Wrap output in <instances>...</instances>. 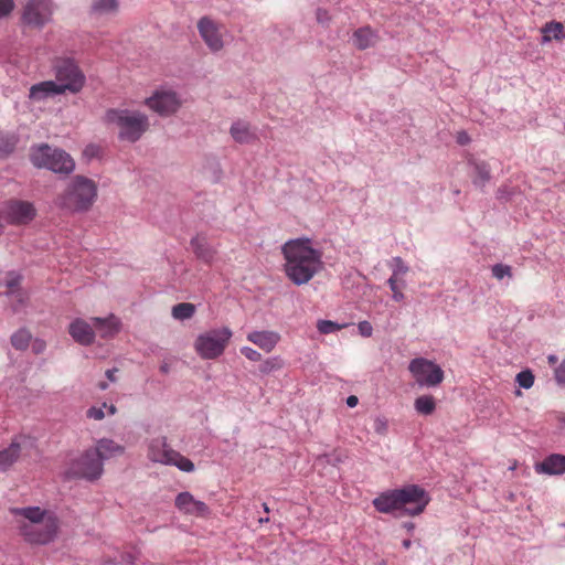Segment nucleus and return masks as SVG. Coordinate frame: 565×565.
Here are the masks:
<instances>
[{"mask_svg":"<svg viewBox=\"0 0 565 565\" xmlns=\"http://www.w3.org/2000/svg\"><path fill=\"white\" fill-rule=\"evenodd\" d=\"M281 253L285 274L297 286L309 282L323 269V254L310 238L289 239L281 246Z\"/></svg>","mask_w":565,"mask_h":565,"instance_id":"1","label":"nucleus"},{"mask_svg":"<svg viewBox=\"0 0 565 565\" xmlns=\"http://www.w3.org/2000/svg\"><path fill=\"white\" fill-rule=\"evenodd\" d=\"M20 533L32 544H47L57 533V519L39 507L12 508Z\"/></svg>","mask_w":565,"mask_h":565,"instance_id":"2","label":"nucleus"},{"mask_svg":"<svg viewBox=\"0 0 565 565\" xmlns=\"http://www.w3.org/2000/svg\"><path fill=\"white\" fill-rule=\"evenodd\" d=\"M428 493L416 484L402 489L382 492L373 500L374 508L381 513H393L404 510L409 515L420 514L429 503Z\"/></svg>","mask_w":565,"mask_h":565,"instance_id":"3","label":"nucleus"},{"mask_svg":"<svg viewBox=\"0 0 565 565\" xmlns=\"http://www.w3.org/2000/svg\"><path fill=\"white\" fill-rule=\"evenodd\" d=\"M96 198V183L86 177L76 175L67 183L65 191L56 198L55 204L71 212H84L89 210Z\"/></svg>","mask_w":565,"mask_h":565,"instance_id":"4","label":"nucleus"},{"mask_svg":"<svg viewBox=\"0 0 565 565\" xmlns=\"http://www.w3.org/2000/svg\"><path fill=\"white\" fill-rule=\"evenodd\" d=\"M105 118L118 129V138L128 142L138 141L150 125L146 114L131 109H109Z\"/></svg>","mask_w":565,"mask_h":565,"instance_id":"5","label":"nucleus"},{"mask_svg":"<svg viewBox=\"0 0 565 565\" xmlns=\"http://www.w3.org/2000/svg\"><path fill=\"white\" fill-rule=\"evenodd\" d=\"M30 159L36 168H45L55 173L68 174L75 169V162L68 153L45 143L33 147Z\"/></svg>","mask_w":565,"mask_h":565,"instance_id":"6","label":"nucleus"},{"mask_svg":"<svg viewBox=\"0 0 565 565\" xmlns=\"http://www.w3.org/2000/svg\"><path fill=\"white\" fill-rule=\"evenodd\" d=\"M55 84L58 85L62 94L79 93L85 83L86 76L73 58H60L54 64Z\"/></svg>","mask_w":565,"mask_h":565,"instance_id":"7","label":"nucleus"},{"mask_svg":"<svg viewBox=\"0 0 565 565\" xmlns=\"http://www.w3.org/2000/svg\"><path fill=\"white\" fill-rule=\"evenodd\" d=\"M148 458L153 462L175 466L184 472L194 471V463L180 452L171 449L164 437L153 438L148 446Z\"/></svg>","mask_w":565,"mask_h":565,"instance_id":"8","label":"nucleus"},{"mask_svg":"<svg viewBox=\"0 0 565 565\" xmlns=\"http://www.w3.org/2000/svg\"><path fill=\"white\" fill-rule=\"evenodd\" d=\"M231 338L232 331L227 327L210 330L198 337L195 350L202 359H216L223 354Z\"/></svg>","mask_w":565,"mask_h":565,"instance_id":"9","label":"nucleus"},{"mask_svg":"<svg viewBox=\"0 0 565 565\" xmlns=\"http://www.w3.org/2000/svg\"><path fill=\"white\" fill-rule=\"evenodd\" d=\"M103 472L104 463L102 459L92 448H88L81 457L71 461L66 476L94 481L99 479Z\"/></svg>","mask_w":565,"mask_h":565,"instance_id":"10","label":"nucleus"},{"mask_svg":"<svg viewBox=\"0 0 565 565\" xmlns=\"http://www.w3.org/2000/svg\"><path fill=\"white\" fill-rule=\"evenodd\" d=\"M409 371L420 386L434 387L444 380V371L433 361L417 358L411 361Z\"/></svg>","mask_w":565,"mask_h":565,"instance_id":"11","label":"nucleus"},{"mask_svg":"<svg viewBox=\"0 0 565 565\" xmlns=\"http://www.w3.org/2000/svg\"><path fill=\"white\" fill-rule=\"evenodd\" d=\"M146 105L160 116H170L182 105L180 96L172 89H158L145 100Z\"/></svg>","mask_w":565,"mask_h":565,"instance_id":"12","label":"nucleus"},{"mask_svg":"<svg viewBox=\"0 0 565 565\" xmlns=\"http://www.w3.org/2000/svg\"><path fill=\"white\" fill-rule=\"evenodd\" d=\"M53 13L52 0H28L22 19L28 25L42 28L46 24Z\"/></svg>","mask_w":565,"mask_h":565,"instance_id":"13","label":"nucleus"},{"mask_svg":"<svg viewBox=\"0 0 565 565\" xmlns=\"http://www.w3.org/2000/svg\"><path fill=\"white\" fill-rule=\"evenodd\" d=\"M200 36L212 52L220 51L224 43L218 25L209 17H203L198 22Z\"/></svg>","mask_w":565,"mask_h":565,"instance_id":"14","label":"nucleus"},{"mask_svg":"<svg viewBox=\"0 0 565 565\" xmlns=\"http://www.w3.org/2000/svg\"><path fill=\"white\" fill-rule=\"evenodd\" d=\"M22 277L15 271H10L6 279V287L8 291L6 295L10 299L11 309L13 312H20L28 301V294L20 288V281Z\"/></svg>","mask_w":565,"mask_h":565,"instance_id":"15","label":"nucleus"},{"mask_svg":"<svg viewBox=\"0 0 565 565\" xmlns=\"http://www.w3.org/2000/svg\"><path fill=\"white\" fill-rule=\"evenodd\" d=\"M8 218L13 224H26L35 216V209L28 201H10L7 205Z\"/></svg>","mask_w":565,"mask_h":565,"instance_id":"16","label":"nucleus"},{"mask_svg":"<svg viewBox=\"0 0 565 565\" xmlns=\"http://www.w3.org/2000/svg\"><path fill=\"white\" fill-rule=\"evenodd\" d=\"M179 511L185 514L195 516H205L209 514V507L203 502L196 500L190 492H180L174 501Z\"/></svg>","mask_w":565,"mask_h":565,"instance_id":"17","label":"nucleus"},{"mask_svg":"<svg viewBox=\"0 0 565 565\" xmlns=\"http://www.w3.org/2000/svg\"><path fill=\"white\" fill-rule=\"evenodd\" d=\"M94 328L93 322L76 318L70 323L68 333L81 345H90L95 340Z\"/></svg>","mask_w":565,"mask_h":565,"instance_id":"18","label":"nucleus"},{"mask_svg":"<svg viewBox=\"0 0 565 565\" xmlns=\"http://www.w3.org/2000/svg\"><path fill=\"white\" fill-rule=\"evenodd\" d=\"M247 340L269 353L280 341V334L271 330H254L247 334Z\"/></svg>","mask_w":565,"mask_h":565,"instance_id":"19","label":"nucleus"},{"mask_svg":"<svg viewBox=\"0 0 565 565\" xmlns=\"http://www.w3.org/2000/svg\"><path fill=\"white\" fill-rule=\"evenodd\" d=\"M191 248L196 258L204 264H212L216 256V249L207 242L203 234H198L190 242Z\"/></svg>","mask_w":565,"mask_h":565,"instance_id":"20","label":"nucleus"},{"mask_svg":"<svg viewBox=\"0 0 565 565\" xmlns=\"http://www.w3.org/2000/svg\"><path fill=\"white\" fill-rule=\"evenodd\" d=\"M535 471L548 476L565 473V455L552 454L547 456L540 463H536Z\"/></svg>","mask_w":565,"mask_h":565,"instance_id":"21","label":"nucleus"},{"mask_svg":"<svg viewBox=\"0 0 565 565\" xmlns=\"http://www.w3.org/2000/svg\"><path fill=\"white\" fill-rule=\"evenodd\" d=\"M92 322L99 335L105 339L113 338L120 331V320L114 315L106 318H92Z\"/></svg>","mask_w":565,"mask_h":565,"instance_id":"22","label":"nucleus"},{"mask_svg":"<svg viewBox=\"0 0 565 565\" xmlns=\"http://www.w3.org/2000/svg\"><path fill=\"white\" fill-rule=\"evenodd\" d=\"M92 449L95 451L98 458L102 459L103 463L107 459L121 455L125 450L121 445L109 438L98 439Z\"/></svg>","mask_w":565,"mask_h":565,"instance_id":"23","label":"nucleus"},{"mask_svg":"<svg viewBox=\"0 0 565 565\" xmlns=\"http://www.w3.org/2000/svg\"><path fill=\"white\" fill-rule=\"evenodd\" d=\"M62 95V92L54 81H44L34 84L30 88L29 97L33 100H44L50 96Z\"/></svg>","mask_w":565,"mask_h":565,"instance_id":"24","label":"nucleus"},{"mask_svg":"<svg viewBox=\"0 0 565 565\" xmlns=\"http://www.w3.org/2000/svg\"><path fill=\"white\" fill-rule=\"evenodd\" d=\"M230 135L238 143H250L256 139V132L244 120H236L230 128Z\"/></svg>","mask_w":565,"mask_h":565,"instance_id":"25","label":"nucleus"},{"mask_svg":"<svg viewBox=\"0 0 565 565\" xmlns=\"http://www.w3.org/2000/svg\"><path fill=\"white\" fill-rule=\"evenodd\" d=\"M352 43L359 50H366L375 45L376 33L370 26H362L352 34Z\"/></svg>","mask_w":565,"mask_h":565,"instance_id":"26","label":"nucleus"},{"mask_svg":"<svg viewBox=\"0 0 565 565\" xmlns=\"http://www.w3.org/2000/svg\"><path fill=\"white\" fill-rule=\"evenodd\" d=\"M22 444L14 439L9 447L0 451V472L9 469L21 456Z\"/></svg>","mask_w":565,"mask_h":565,"instance_id":"27","label":"nucleus"},{"mask_svg":"<svg viewBox=\"0 0 565 565\" xmlns=\"http://www.w3.org/2000/svg\"><path fill=\"white\" fill-rule=\"evenodd\" d=\"M542 43H548L552 40L562 41L565 39V29L564 24L557 21L546 22L542 29Z\"/></svg>","mask_w":565,"mask_h":565,"instance_id":"28","label":"nucleus"},{"mask_svg":"<svg viewBox=\"0 0 565 565\" xmlns=\"http://www.w3.org/2000/svg\"><path fill=\"white\" fill-rule=\"evenodd\" d=\"M414 407L417 413L427 416L434 413L436 403L433 396L423 395L415 399Z\"/></svg>","mask_w":565,"mask_h":565,"instance_id":"29","label":"nucleus"},{"mask_svg":"<svg viewBox=\"0 0 565 565\" xmlns=\"http://www.w3.org/2000/svg\"><path fill=\"white\" fill-rule=\"evenodd\" d=\"M92 10L96 14H111L118 10V0H94Z\"/></svg>","mask_w":565,"mask_h":565,"instance_id":"30","label":"nucleus"},{"mask_svg":"<svg viewBox=\"0 0 565 565\" xmlns=\"http://www.w3.org/2000/svg\"><path fill=\"white\" fill-rule=\"evenodd\" d=\"M104 409H107L108 415H115L117 412V408L115 405H107L106 403H103L100 406L89 407L86 412V416L94 420H102L106 416Z\"/></svg>","mask_w":565,"mask_h":565,"instance_id":"31","label":"nucleus"},{"mask_svg":"<svg viewBox=\"0 0 565 565\" xmlns=\"http://www.w3.org/2000/svg\"><path fill=\"white\" fill-rule=\"evenodd\" d=\"M195 312L194 305L181 302L172 307V317L177 320L190 319Z\"/></svg>","mask_w":565,"mask_h":565,"instance_id":"32","label":"nucleus"},{"mask_svg":"<svg viewBox=\"0 0 565 565\" xmlns=\"http://www.w3.org/2000/svg\"><path fill=\"white\" fill-rule=\"evenodd\" d=\"M473 183L478 186H484L490 181V169L484 162L475 163Z\"/></svg>","mask_w":565,"mask_h":565,"instance_id":"33","label":"nucleus"},{"mask_svg":"<svg viewBox=\"0 0 565 565\" xmlns=\"http://www.w3.org/2000/svg\"><path fill=\"white\" fill-rule=\"evenodd\" d=\"M30 340L31 334L25 329H20L11 335V344L17 350H25L30 344Z\"/></svg>","mask_w":565,"mask_h":565,"instance_id":"34","label":"nucleus"},{"mask_svg":"<svg viewBox=\"0 0 565 565\" xmlns=\"http://www.w3.org/2000/svg\"><path fill=\"white\" fill-rule=\"evenodd\" d=\"M284 360L280 356H270L259 365V372L264 375L282 369Z\"/></svg>","mask_w":565,"mask_h":565,"instance_id":"35","label":"nucleus"},{"mask_svg":"<svg viewBox=\"0 0 565 565\" xmlns=\"http://www.w3.org/2000/svg\"><path fill=\"white\" fill-rule=\"evenodd\" d=\"M398 282H401L402 287L405 286V281L402 278H395V276H391L387 279V285L392 290V298L397 302L404 300V294L402 292Z\"/></svg>","mask_w":565,"mask_h":565,"instance_id":"36","label":"nucleus"},{"mask_svg":"<svg viewBox=\"0 0 565 565\" xmlns=\"http://www.w3.org/2000/svg\"><path fill=\"white\" fill-rule=\"evenodd\" d=\"M344 324H339L331 320H319L317 323V329L322 334H330L341 330Z\"/></svg>","mask_w":565,"mask_h":565,"instance_id":"37","label":"nucleus"},{"mask_svg":"<svg viewBox=\"0 0 565 565\" xmlns=\"http://www.w3.org/2000/svg\"><path fill=\"white\" fill-rule=\"evenodd\" d=\"M515 382L520 387L529 390L534 384V375L530 370L521 371L516 374Z\"/></svg>","mask_w":565,"mask_h":565,"instance_id":"38","label":"nucleus"},{"mask_svg":"<svg viewBox=\"0 0 565 565\" xmlns=\"http://www.w3.org/2000/svg\"><path fill=\"white\" fill-rule=\"evenodd\" d=\"M491 271L492 276L498 280H502L505 277H512V268L511 266L505 264H495L494 266H492Z\"/></svg>","mask_w":565,"mask_h":565,"instance_id":"39","label":"nucleus"},{"mask_svg":"<svg viewBox=\"0 0 565 565\" xmlns=\"http://www.w3.org/2000/svg\"><path fill=\"white\" fill-rule=\"evenodd\" d=\"M408 266L404 263V260L401 257H393L392 259V276H395V278H399L401 276H404L408 271Z\"/></svg>","mask_w":565,"mask_h":565,"instance_id":"40","label":"nucleus"},{"mask_svg":"<svg viewBox=\"0 0 565 565\" xmlns=\"http://www.w3.org/2000/svg\"><path fill=\"white\" fill-rule=\"evenodd\" d=\"M241 353L252 362H258L262 360V354L250 347H242Z\"/></svg>","mask_w":565,"mask_h":565,"instance_id":"41","label":"nucleus"},{"mask_svg":"<svg viewBox=\"0 0 565 565\" xmlns=\"http://www.w3.org/2000/svg\"><path fill=\"white\" fill-rule=\"evenodd\" d=\"M554 377L557 385H559L561 387H565V359L554 370Z\"/></svg>","mask_w":565,"mask_h":565,"instance_id":"42","label":"nucleus"},{"mask_svg":"<svg viewBox=\"0 0 565 565\" xmlns=\"http://www.w3.org/2000/svg\"><path fill=\"white\" fill-rule=\"evenodd\" d=\"M373 428L375 433L380 435H385L387 431V420L383 417L375 418Z\"/></svg>","mask_w":565,"mask_h":565,"instance_id":"43","label":"nucleus"},{"mask_svg":"<svg viewBox=\"0 0 565 565\" xmlns=\"http://www.w3.org/2000/svg\"><path fill=\"white\" fill-rule=\"evenodd\" d=\"M14 8L13 0H0V19L8 15Z\"/></svg>","mask_w":565,"mask_h":565,"instance_id":"44","label":"nucleus"},{"mask_svg":"<svg viewBox=\"0 0 565 565\" xmlns=\"http://www.w3.org/2000/svg\"><path fill=\"white\" fill-rule=\"evenodd\" d=\"M358 329H359L360 334H361L362 337H365V338L371 337V335H372V333H373V327H372V324H371L369 321H366V320L359 322V324H358Z\"/></svg>","mask_w":565,"mask_h":565,"instance_id":"45","label":"nucleus"},{"mask_svg":"<svg viewBox=\"0 0 565 565\" xmlns=\"http://www.w3.org/2000/svg\"><path fill=\"white\" fill-rule=\"evenodd\" d=\"M45 347H46V344L43 340L36 339L32 343V351L35 354H40L45 350Z\"/></svg>","mask_w":565,"mask_h":565,"instance_id":"46","label":"nucleus"},{"mask_svg":"<svg viewBox=\"0 0 565 565\" xmlns=\"http://www.w3.org/2000/svg\"><path fill=\"white\" fill-rule=\"evenodd\" d=\"M317 20L321 24H327L330 21V17L326 10L318 9L317 10Z\"/></svg>","mask_w":565,"mask_h":565,"instance_id":"47","label":"nucleus"},{"mask_svg":"<svg viewBox=\"0 0 565 565\" xmlns=\"http://www.w3.org/2000/svg\"><path fill=\"white\" fill-rule=\"evenodd\" d=\"M359 403V398L355 395H350L347 398V405L351 408L355 407Z\"/></svg>","mask_w":565,"mask_h":565,"instance_id":"48","label":"nucleus"},{"mask_svg":"<svg viewBox=\"0 0 565 565\" xmlns=\"http://www.w3.org/2000/svg\"><path fill=\"white\" fill-rule=\"evenodd\" d=\"M116 372H117V369H109L106 371V377L110 381V382H115L116 381Z\"/></svg>","mask_w":565,"mask_h":565,"instance_id":"49","label":"nucleus"},{"mask_svg":"<svg viewBox=\"0 0 565 565\" xmlns=\"http://www.w3.org/2000/svg\"><path fill=\"white\" fill-rule=\"evenodd\" d=\"M458 142H459L460 145H466L467 142H469V137H468V135H467L466 132H460V134L458 135Z\"/></svg>","mask_w":565,"mask_h":565,"instance_id":"50","label":"nucleus"},{"mask_svg":"<svg viewBox=\"0 0 565 565\" xmlns=\"http://www.w3.org/2000/svg\"><path fill=\"white\" fill-rule=\"evenodd\" d=\"M547 361L550 364H555L557 362V356L554 354H551L547 356Z\"/></svg>","mask_w":565,"mask_h":565,"instance_id":"51","label":"nucleus"},{"mask_svg":"<svg viewBox=\"0 0 565 565\" xmlns=\"http://www.w3.org/2000/svg\"><path fill=\"white\" fill-rule=\"evenodd\" d=\"M411 545H412V542H411L409 540H404V541H403V546H404L405 548H409V547H411Z\"/></svg>","mask_w":565,"mask_h":565,"instance_id":"52","label":"nucleus"},{"mask_svg":"<svg viewBox=\"0 0 565 565\" xmlns=\"http://www.w3.org/2000/svg\"><path fill=\"white\" fill-rule=\"evenodd\" d=\"M108 387V385L106 383H100L99 384V388L100 390H106Z\"/></svg>","mask_w":565,"mask_h":565,"instance_id":"53","label":"nucleus"},{"mask_svg":"<svg viewBox=\"0 0 565 565\" xmlns=\"http://www.w3.org/2000/svg\"><path fill=\"white\" fill-rule=\"evenodd\" d=\"M268 521H269V519H268V518H260V519H259V522H260V523L268 522Z\"/></svg>","mask_w":565,"mask_h":565,"instance_id":"54","label":"nucleus"},{"mask_svg":"<svg viewBox=\"0 0 565 565\" xmlns=\"http://www.w3.org/2000/svg\"><path fill=\"white\" fill-rule=\"evenodd\" d=\"M265 512H269V509L266 503L263 504Z\"/></svg>","mask_w":565,"mask_h":565,"instance_id":"55","label":"nucleus"},{"mask_svg":"<svg viewBox=\"0 0 565 565\" xmlns=\"http://www.w3.org/2000/svg\"><path fill=\"white\" fill-rule=\"evenodd\" d=\"M90 150H93V147H87L85 153L87 154Z\"/></svg>","mask_w":565,"mask_h":565,"instance_id":"56","label":"nucleus"},{"mask_svg":"<svg viewBox=\"0 0 565 565\" xmlns=\"http://www.w3.org/2000/svg\"><path fill=\"white\" fill-rule=\"evenodd\" d=\"M161 371H162V372H167V366H162V367H161Z\"/></svg>","mask_w":565,"mask_h":565,"instance_id":"57","label":"nucleus"},{"mask_svg":"<svg viewBox=\"0 0 565 565\" xmlns=\"http://www.w3.org/2000/svg\"><path fill=\"white\" fill-rule=\"evenodd\" d=\"M380 565H385V563L382 562Z\"/></svg>","mask_w":565,"mask_h":565,"instance_id":"58","label":"nucleus"},{"mask_svg":"<svg viewBox=\"0 0 565 565\" xmlns=\"http://www.w3.org/2000/svg\"><path fill=\"white\" fill-rule=\"evenodd\" d=\"M562 526H564V527H565V523H563V524H562Z\"/></svg>","mask_w":565,"mask_h":565,"instance_id":"59","label":"nucleus"}]
</instances>
